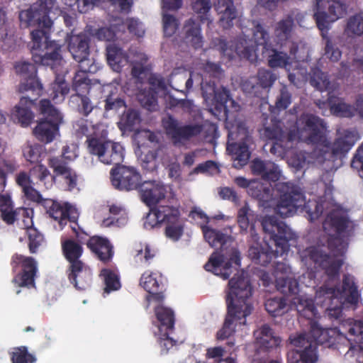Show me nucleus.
Instances as JSON below:
<instances>
[{"label":"nucleus","mask_w":363,"mask_h":363,"mask_svg":"<svg viewBox=\"0 0 363 363\" xmlns=\"http://www.w3.org/2000/svg\"><path fill=\"white\" fill-rule=\"evenodd\" d=\"M323 228L330 235L328 246L333 255L317 246L307 248L306 252L309 259L322 268L330 278H334L339 275L343 264V260L340 257L344 255L348 245L344 238L352 234L354 225L343 212L333 210L327 215Z\"/></svg>","instance_id":"1"},{"label":"nucleus","mask_w":363,"mask_h":363,"mask_svg":"<svg viewBox=\"0 0 363 363\" xmlns=\"http://www.w3.org/2000/svg\"><path fill=\"white\" fill-rule=\"evenodd\" d=\"M296 125L300 138L307 144L317 145L325 158L344 157L359 139L356 130L339 129L334 142L331 143L327 137L324 120L311 113L301 115Z\"/></svg>","instance_id":"2"},{"label":"nucleus","mask_w":363,"mask_h":363,"mask_svg":"<svg viewBox=\"0 0 363 363\" xmlns=\"http://www.w3.org/2000/svg\"><path fill=\"white\" fill-rule=\"evenodd\" d=\"M228 286V291L225 298L227 314L222 328L216 335L217 339L220 340L233 335L238 325H246V318L253 311V306L250 301L252 288L243 272L230 279Z\"/></svg>","instance_id":"3"},{"label":"nucleus","mask_w":363,"mask_h":363,"mask_svg":"<svg viewBox=\"0 0 363 363\" xmlns=\"http://www.w3.org/2000/svg\"><path fill=\"white\" fill-rule=\"evenodd\" d=\"M249 194L264 208L274 207V213L281 218L292 216L305 205V196L299 188L291 182L271 184L253 182Z\"/></svg>","instance_id":"4"},{"label":"nucleus","mask_w":363,"mask_h":363,"mask_svg":"<svg viewBox=\"0 0 363 363\" xmlns=\"http://www.w3.org/2000/svg\"><path fill=\"white\" fill-rule=\"evenodd\" d=\"M315 316L308 319L310 331L307 333H301L294 337H290L291 345L296 347L287 353L288 363H316L318 360L317 345H327L333 346L336 344L347 347V342L344 339H340V335H345L336 329L323 328L318 323L313 320Z\"/></svg>","instance_id":"5"},{"label":"nucleus","mask_w":363,"mask_h":363,"mask_svg":"<svg viewBox=\"0 0 363 363\" xmlns=\"http://www.w3.org/2000/svg\"><path fill=\"white\" fill-rule=\"evenodd\" d=\"M14 67L18 74H28V77L26 82L19 86V92L25 94V96H22L18 104L15 106L12 111V117L14 120H17L21 126L27 127L34 118L31 108L41 96L43 87L35 76L36 69L33 64L27 62H18Z\"/></svg>","instance_id":"6"},{"label":"nucleus","mask_w":363,"mask_h":363,"mask_svg":"<svg viewBox=\"0 0 363 363\" xmlns=\"http://www.w3.org/2000/svg\"><path fill=\"white\" fill-rule=\"evenodd\" d=\"M60 13L54 0H39V3L19 14L21 22L36 26L30 33L32 42L37 45L49 43L48 31L52 26V18Z\"/></svg>","instance_id":"7"},{"label":"nucleus","mask_w":363,"mask_h":363,"mask_svg":"<svg viewBox=\"0 0 363 363\" xmlns=\"http://www.w3.org/2000/svg\"><path fill=\"white\" fill-rule=\"evenodd\" d=\"M262 226L263 230L270 235L276 247L275 250H269V247L264 250L263 248L255 261V264L266 266L273 258L282 256L289 251V241L292 239L293 235L285 223L279 220L274 216L265 217L262 220Z\"/></svg>","instance_id":"8"},{"label":"nucleus","mask_w":363,"mask_h":363,"mask_svg":"<svg viewBox=\"0 0 363 363\" xmlns=\"http://www.w3.org/2000/svg\"><path fill=\"white\" fill-rule=\"evenodd\" d=\"M31 48L33 61L35 63L50 67L55 74V80L48 89V96L56 104L62 102L69 92V86L65 80V74L58 72H62L61 71L62 57L60 53L61 47H55L52 52H46L43 55H37L35 52L40 47Z\"/></svg>","instance_id":"9"},{"label":"nucleus","mask_w":363,"mask_h":363,"mask_svg":"<svg viewBox=\"0 0 363 363\" xmlns=\"http://www.w3.org/2000/svg\"><path fill=\"white\" fill-rule=\"evenodd\" d=\"M38 111L43 118L33 128V135L40 142L50 143L60 135V125L62 122V117L49 99H42L40 101Z\"/></svg>","instance_id":"10"},{"label":"nucleus","mask_w":363,"mask_h":363,"mask_svg":"<svg viewBox=\"0 0 363 363\" xmlns=\"http://www.w3.org/2000/svg\"><path fill=\"white\" fill-rule=\"evenodd\" d=\"M275 281L277 289L284 296H294L291 302L300 316L306 319H311L315 316L316 307L313 298L303 295H298L299 284L293 276L277 277Z\"/></svg>","instance_id":"11"},{"label":"nucleus","mask_w":363,"mask_h":363,"mask_svg":"<svg viewBox=\"0 0 363 363\" xmlns=\"http://www.w3.org/2000/svg\"><path fill=\"white\" fill-rule=\"evenodd\" d=\"M152 214L155 223H149L151 227L163 224L165 225L164 233L167 238L173 241H178L180 239L184 233V222L180 218V211L178 208L160 205L152 210Z\"/></svg>","instance_id":"12"},{"label":"nucleus","mask_w":363,"mask_h":363,"mask_svg":"<svg viewBox=\"0 0 363 363\" xmlns=\"http://www.w3.org/2000/svg\"><path fill=\"white\" fill-rule=\"evenodd\" d=\"M88 152L107 165L113 164L118 167L124 159V148L122 145L105 139L103 133L100 138H92L89 140Z\"/></svg>","instance_id":"13"},{"label":"nucleus","mask_w":363,"mask_h":363,"mask_svg":"<svg viewBox=\"0 0 363 363\" xmlns=\"http://www.w3.org/2000/svg\"><path fill=\"white\" fill-rule=\"evenodd\" d=\"M11 266L14 274L12 282L15 285L27 288L35 286L38 263L33 257L15 253L11 257Z\"/></svg>","instance_id":"14"},{"label":"nucleus","mask_w":363,"mask_h":363,"mask_svg":"<svg viewBox=\"0 0 363 363\" xmlns=\"http://www.w3.org/2000/svg\"><path fill=\"white\" fill-rule=\"evenodd\" d=\"M76 157L74 151L71 150L68 145H65L60 156L50 157L48 162V166L53 169L55 175L63 177L69 191L77 186V176L68 166V162L74 160Z\"/></svg>","instance_id":"15"},{"label":"nucleus","mask_w":363,"mask_h":363,"mask_svg":"<svg viewBox=\"0 0 363 363\" xmlns=\"http://www.w3.org/2000/svg\"><path fill=\"white\" fill-rule=\"evenodd\" d=\"M162 123L167 135L172 139L174 145L189 140L191 138L199 135L203 130L201 124L182 125L181 122L171 115L163 118Z\"/></svg>","instance_id":"16"},{"label":"nucleus","mask_w":363,"mask_h":363,"mask_svg":"<svg viewBox=\"0 0 363 363\" xmlns=\"http://www.w3.org/2000/svg\"><path fill=\"white\" fill-rule=\"evenodd\" d=\"M240 267V253L238 250L233 249L228 262H225L223 255L213 252L203 267L207 272H212L226 280L229 279L234 271H238V268Z\"/></svg>","instance_id":"17"},{"label":"nucleus","mask_w":363,"mask_h":363,"mask_svg":"<svg viewBox=\"0 0 363 363\" xmlns=\"http://www.w3.org/2000/svg\"><path fill=\"white\" fill-rule=\"evenodd\" d=\"M339 295L344 297L347 303L357 304L360 295L353 277L350 274L343 276L341 290L323 285L316 292V298H324V302H326L327 299L330 302L333 298H337Z\"/></svg>","instance_id":"18"},{"label":"nucleus","mask_w":363,"mask_h":363,"mask_svg":"<svg viewBox=\"0 0 363 363\" xmlns=\"http://www.w3.org/2000/svg\"><path fill=\"white\" fill-rule=\"evenodd\" d=\"M318 11L315 13L318 26L320 30L328 28L333 23L343 17L347 6L338 0H315Z\"/></svg>","instance_id":"19"},{"label":"nucleus","mask_w":363,"mask_h":363,"mask_svg":"<svg viewBox=\"0 0 363 363\" xmlns=\"http://www.w3.org/2000/svg\"><path fill=\"white\" fill-rule=\"evenodd\" d=\"M111 179L113 186L120 191L137 190L142 184L140 173L135 167L124 165L111 170Z\"/></svg>","instance_id":"20"},{"label":"nucleus","mask_w":363,"mask_h":363,"mask_svg":"<svg viewBox=\"0 0 363 363\" xmlns=\"http://www.w3.org/2000/svg\"><path fill=\"white\" fill-rule=\"evenodd\" d=\"M36 203H40L45 209L50 217L57 220L61 229L67 222L76 223L78 213L74 208L69 203H60L50 199H43Z\"/></svg>","instance_id":"21"},{"label":"nucleus","mask_w":363,"mask_h":363,"mask_svg":"<svg viewBox=\"0 0 363 363\" xmlns=\"http://www.w3.org/2000/svg\"><path fill=\"white\" fill-rule=\"evenodd\" d=\"M138 191L141 201L150 208V214L147 218L149 220L152 217V210L155 209L157 205L165 199L167 194V187L160 181L147 180L142 182Z\"/></svg>","instance_id":"22"},{"label":"nucleus","mask_w":363,"mask_h":363,"mask_svg":"<svg viewBox=\"0 0 363 363\" xmlns=\"http://www.w3.org/2000/svg\"><path fill=\"white\" fill-rule=\"evenodd\" d=\"M347 335H340L347 342L346 354L357 356V361L363 363V321L350 320L347 323Z\"/></svg>","instance_id":"23"},{"label":"nucleus","mask_w":363,"mask_h":363,"mask_svg":"<svg viewBox=\"0 0 363 363\" xmlns=\"http://www.w3.org/2000/svg\"><path fill=\"white\" fill-rule=\"evenodd\" d=\"M67 273L69 282L79 291H85L91 284L92 271L83 262L69 264Z\"/></svg>","instance_id":"24"},{"label":"nucleus","mask_w":363,"mask_h":363,"mask_svg":"<svg viewBox=\"0 0 363 363\" xmlns=\"http://www.w3.org/2000/svg\"><path fill=\"white\" fill-rule=\"evenodd\" d=\"M72 229L75 232L77 241L72 238L61 241L62 254L69 264L77 262H82L80 260L84 251L82 244L84 237L86 236V233H79L76 231L74 228H72Z\"/></svg>","instance_id":"25"},{"label":"nucleus","mask_w":363,"mask_h":363,"mask_svg":"<svg viewBox=\"0 0 363 363\" xmlns=\"http://www.w3.org/2000/svg\"><path fill=\"white\" fill-rule=\"evenodd\" d=\"M86 246L90 251L101 262H108L113 256V247L107 238L94 235L90 237Z\"/></svg>","instance_id":"26"},{"label":"nucleus","mask_w":363,"mask_h":363,"mask_svg":"<svg viewBox=\"0 0 363 363\" xmlns=\"http://www.w3.org/2000/svg\"><path fill=\"white\" fill-rule=\"evenodd\" d=\"M251 169L253 174L260 176L267 182H277L281 175L279 167L274 162L260 159H255L252 161Z\"/></svg>","instance_id":"27"},{"label":"nucleus","mask_w":363,"mask_h":363,"mask_svg":"<svg viewBox=\"0 0 363 363\" xmlns=\"http://www.w3.org/2000/svg\"><path fill=\"white\" fill-rule=\"evenodd\" d=\"M262 54L267 57L271 68L288 69L291 65V57L287 53L278 51L274 47H262Z\"/></svg>","instance_id":"28"},{"label":"nucleus","mask_w":363,"mask_h":363,"mask_svg":"<svg viewBox=\"0 0 363 363\" xmlns=\"http://www.w3.org/2000/svg\"><path fill=\"white\" fill-rule=\"evenodd\" d=\"M15 181L28 200L37 202L42 199V195L34 188L35 183L29 172L21 171L16 175Z\"/></svg>","instance_id":"29"},{"label":"nucleus","mask_w":363,"mask_h":363,"mask_svg":"<svg viewBox=\"0 0 363 363\" xmlns=\"http://www.w3.org/2000/svg\"><path fill=\"white\" fill-rule=\"evenodd\" d=\"M215 9L220 16L219 22L223 28H229L237 16V11L231 0H218Z\"/></svg>","instance_id":"30"},{"label":"nucleus","mask_w":363,"mask_h":363,"mask_svg":"<svg viewBox=\"0 0 363 363\" xmlns=\"http://www.w3.org/2000/svg\"><path fill=\"white\" fill-rule=\"evenodd\" d=\"M98 124H93L92 122L87 119L81 118L78 119L74 124L75 135L78 138H86V143L87 150H89V140L92 138H100L101 134L99 133Z\"/></svg>","instance_id":"31"},{"label":"nucleus","mask_w":363,"mask_h":363,"mask_svg":"<svg viewBox=\"0 0 363 363\" xmlns=\"http://www.w3.org/2000/svg\"><path fill=\"white\" fill-rule=\"evenodd\" d=\"M180 43L190 45H196L203 43L199 26L192 19L185 21Z\"/></svg>","instance_id":"32"},{"label":"nucleus","mask_w":363,"mask_h":363,"mask_svg":"<svg viewBox=\"0 0 363 363\" xmlns=\"http://www.w3.org/2000/svg\"><path fill=\"white\" fill-rule=\"evenodd\" d=\"M106 59L113 70L120 72L129 63L130 55L121 47H106Z\"/></svg>","instance_id":"33"},{"label":"nucleus","mask_w":363,"mask_h":363,"mask_svg":"<svg viewBox=\"0 0 363 363\" xmlns=\"http://www.w3.org/2000/svg\"><path fill=\"white\" fill-rule=\"evenodd\" d=\"M227 150L233 156L234 166L242 168L248 162L250 152L248 145L244 143H233L227 146Z\"/></svg>","instance_id":"34"},{"label":"nucleus","mask_w":363,"mask_h":363,"mask_svg":"<svg viewBox=\"0 0 363 363\" xmlns=\"http://www.w3.org/2000/svg\"><path fill=\"white\" fill-rule=\"evenodd\" d=\"M260 134L267 140H274L272 147L271 152L274 153L277 149H281V152H286L289 147L283 145L284 132L277 125L264 127L260 130Z\"/></svg>","instance_id":"35"},{"label":"nucleus","mask_w":363,"mask_h":363,"mask_svg":"<svg viewBox=\"0 0 363 363\" xmlns=\"http://www.w3.org/2000/svg\"><path fill=\"white\" fill-rule=\"evenodd\" d=\"M155 316L160 323L159 330L173 331L174 329L175 317L174 311L162 305H158L155 308Z\"/></svg>","instance_id":"36"},{"label":"nucleus","mask_w":363,"mask_h":363,"mask_svg":"<svg viewBox=\"0 0 363 363\" xmlns=\"http://www.w3.org/2000/svg\"><path fill=\"white\" fill-rule=\"evenodd\" d=\"M345 34L350 42L363 37V13H358L351 16L347 23Z\"/></svg>","instance_id":"37"},{"label":"nucleus","mask_w":363,"mask_h":363,"mask_svg":"<svg viewBox=\"0 0 363 363\" xmlns=\"http://www.w3.org/2000/svg\"><path fill=\"white\" fill-rule=\"evenodd\" d=\"M257 342L266 349L277 346L280 340L273 335V332L269 325L264 324L257 331L255 332Z\"/></svg>","instance_id":"38"},{"label":"nucleus","mask_w":363,"mask_h":363,"mask_svg":"<svg viewBox=\"0 0 363 363\" xmlns=\"http://www.w3.org/2000/svg\"><path fill=\"white\" fill-rule=\"evenodd\" d=\"M327 101L331 111L334 114L342 117H352L354 116V107L345 103L342 99L330 94Z\"/></svg>","instance_id":"39"},{"label":"nucleus","mask_w":363,"mask_h":363,"mask_svg":"<svg viewBox=\"0 0 363 363\" xmlns=\"http://www.w3.org/2000/svg\"><path fill=\"white\" fill-rule=\"evenodd\" d=\"M140 285L147 292L159 291L160 286H163L162 274L146 271L140 277Z\"/></svg>","instance_id":"40"},{"label":"nucleus","mask_w":363,"mask_h":363,"mask_svg":"<svg viewBox=\"0 0 363 363\" xmlns=\"http://www.w3.org/2000/svg\"><path fill=\"white\" fill-rule=\"evenodd\" d=\"M205 240L213 247H223L230 239V236L220 230L213 229L208 226L203 228Z\"/></svg>","instance_id":"41"},{"label":"nucleus","mask_w":363,"mask_h":363,"mask_svg":"<svg viewBox=\"0 0 363 363\" xmlns=\"http://www.w3.org/2000/svg\"><path fill=\"white\" fill-rule=\"evenodd\" d=\"M72 89L77 97L87 96L91 89V79L86 73L76 72L73 78Z\"/></svg>","instance_id":"42"},{"label":"nucleus","mask_w":363,"mask_h":363,"mask_svg":"<svg viewBox=\"0 0 363 363\" xmlns=\"http://www.w3.org/2000/svg\"><path fill=\"white\" fill-rule=\"evenodd\" d=\"M100 277H102L104 279L105 284L104 291L106 293L108 294L121 289L120 277L116 272L111 269L104 268L101 269Z\"/></svg>","instance_id":"43"},{"label":"nucleus","mask_w":363,"mask_h":363,"mask_svg":"<svg viewBox=\"0 0 363 363\" xmlns=\"http://www.w3.org/2000/svg\"><path fill=\"white\" fill-rule=\"evenodd\" d=\"M230 100V91L225 87L221 86L218 89L215 96L210 101L215 106V108L220 113H223V116H228V107L226 104Z\"/></svg>","instance_id":"44"},{"label":"nucleus","mask_w":363,"mask_h":363,"mask_svg":"<svg viewBox=\"0 0 363 363\" xmlns=\"http://www.w3.org/2000/svg\"><path fill=\"white\" fill-rule=\"evenodd\" d=\"M29 173L35 185L38 184V183H43L44 185H46L47 181L49 179H50V184L52 185L57 176L55 174L52 175L49 169L43 164L35 165L29 170Z\"/></svg>","instance_id":"45"},{"label":"nucleus","mask_w":363,"mask_h":363,"mask_svg":"<svg viewBox=\"0 0 363 363\" xmlns=\"http://www.w3.org/2000/svg\"><path fill=\"white\" fill-rule=\"evenodd\" d=\"M254 217L255 214L248 206L245 205L239 209L237 222L240 228V234H247V229L250 227L251 223H255L253 222Z\"/></svg>","instance_id":"46"},{"label":"nucleus","mask_w":363,"mask_h":363,"mask_svg":"<svg viewBox=\"0 0 363 363\" xmlns=\"http://www.w3.org/2000/svg\"><path fill=\"white\" fill-rule=\"evenodd\" d=\"M264 306L272 316H279L286 312V300L284 297L270 298L266 301Z\"/></svg>","instance_id":"47"},{"label":"nucleus","mask_w":363,"mask_h":363,"mask_svg":"<svg viewBox=\"0 0 363 363\" xmlns=\"http://www.w3.org/2000/svg\"><path fill=\"white\" fill-rule=\"evenodd\" d=\"M12 363H35V357L29 353L26 346L15 347L10 353Z\"/></svg>","instance_id":"48"},{"label":"nucleus","mask_w":363,"mask_h":363,"mask_svg":"<svg viewBox=\"0 0 363 363\" xmlns=\"http://www.w3.org/2000/svg\"><path fill=\"white\" fill-rule=\"evenodd\" d=\"M135 257L149 264L156 255V250L147 243H139L135 247Z\"/></svg>","instance_id":"49"},{"label":"nucleus","mask_w":363,"mask_h":363,"mask_svg":"<svg viewBox=\"0 0 363 363\" xmlns=\"http://www.w3.org/2000/svg\"><path fill=\"white\" fill-rule=\"evenodd\" d=\"M246 37V35H245V38L240 37L238 43H255L256 45H264L267 43L268 35L264 28L258 25L255 28L252 38L247 39Z\"/></svg>","instance_id":"50"},{"label":"nucleus","mask_w":363,"mask_h":363,"mask_svg":"<svg viewBox=\"0 0 363 363\" xmlns=\"http://www.w3.org/2000/svg\"><path fill=\"white\" fill-rule=\"evenodd\" d=\"M139 101L141 105L147 110H152L157 105V92L154 88H149L143 90L138 95Z\"/></svg>","instance_id":"51"},{"label":"nucleus","mask_w":363,"mask_h":363,"mask_svg":"<svg viewBox=\"0 0 363 363\" xmlns=\"http://www.w3.org/2000/svg\"><path fill=\"white\" fill-rule=\"evenodd\" d=\"M179 24V21L175 16L163 12L162 28L165 38L172 37L177 30Z\"/></svg>","instance_id":"52"},{"label":"nucleus","mask_w":363,"mask_h":363,"mask_svg":"<svg viewBox=\"0 0 363 363\" xmlns=\"http://www.w3.org/2000/svg\"><path fill=\"white\" fill-rule=\"evenodd\" d=\"M311 84L320 91L330 89V81L327 74L320 69L313 72L311 78Z\"/></svg>","instance_id":"53"},{"label":"nucleus","mask_w":363,"mask_h":363,"mask_svg":"<svg viewBox=\"0 0 363 363\" xmlns=\"http://www.w3.org/2000/svg\"><path fill=\"white\" fill-rule=\"evenodd\" d=\"M218 79H207V76H203L201 83L202 96L206 101L212 100L213 96L218 91L216 84Z\"/></svg>","instance_id":"54"},{"label":"nucleus","mask_w":363,"mask_h":363,"mask_svg":"<svg viewBox=\"0 0 363 363\" xmlns=\"http://www.w3.org/2000/svg\"><path fill=\"white\" fill-rule=\"evenodd\" d=\"M122 123L125 130L133 131L140 123V116L138 111L129 109L122 118Z\"/></svg>","instance_id":"55"},{"label":"nucleus","mask_w":363,"mask_h":363,"mask_svg":"<svg viewBox=\"0 0 363 363\" xmlns=\"http://www.w3.org/2000/svg\"><path fill=\"white\" fill-rule=\"evenodd\" d=\"M293 26L292 19L289 18L279 22L275 30L276 37L278 38V43H284L289 37Z\"/></svg>","instance_id":"56"},{"label":"nucleus","mask_w":363,"mask_h":363,"mask_svg":"<svg viewBox=\"0 0 363 363\" xmlns=\"http://www.w3.org/2000/svg\"><path fill=\"white\" fill-rule=\"evenodd\" d=\"M28 237V249L31 254L38 252V247L43 242V235L36 229H29L27 232Z\"/></svg>","instance_id":"57"},{"label":"nucleus","mask_w":363,"mask_h":363,"mask_svg":"<svg viewBox=\"0 0 363 363\" xmlns=\"http://www.w3.org/2000/svg\"><path fill=\"white\" fill-rule=\"evenodd\" d=\"M25 208H17L16 209L13 207H10L1 212V218L8 225H12L15 221L20 220L21 213H26Z\"/></svg>","instance_id":"58"},{"label":"nucleus","mask_w":363,"mask_h":363,"mask_svg":"<svg viewBox=\"0 0 363 363\" xmlns=\"http://www.w3.org/2000/svg\"><path fill=\"white\" fill-rule=\"evenodd\" d=\"M292 96L286 86H281L277 98L275 106L279 111L286 109L291 104Z\"/></svg>","instance_id":"59"},{"label":"nucleus","mask_w":363,"mask_h":363,"mask_svg":"<svg viewBox=\"0 0 363 363\" xmlns=\"http://www.w3.org/2000/svg\"><path fill=\"white\" fill-rule=\"evenodd\" d=\"M42 151L43 147L39 144L27 145L23 149V156L30 163L38 162Z\"/></svg>","instance_id":"60"},{"label":"nucleus","mask_w":363,"mask_h":363,"mask_svg":"<svg viewBox=\"0 0 363 363\" xmlns=\"http://www.w3.org/2000/svg\"><path fill=\"white\" fill-rule=\"evenodd\" d=\"M173 331L163 330L160 334L157 342L161 349V354H167L176 345L177 341L169 335Z\"/></svg>","instance_id":"61"},{"label":"nucleus","mask_w":363,"mask_h":363,"mask_svg":"<svg viewBox=\"0 0 363 363\" xmlns=\"http://www.w3.org/2000/svg\"><path fill=\"white\" fill-rule=\"evenodd\" d=\"M258 82L263 89L270 88L277 79V76L272 72L261 69L257 73Z\"/></svg>","instance_id":"62"},{"label":"nucleus","mask_w":363,"mask_h":363,"mask_svg":"<svg viewBox=\"0 0 363 363\" xmlns=\"http://www.w3.org/2000/svg\"><path fill=\"white\" fill-rule=\"evenodd\" d=\"M191 6L201 18L206 17L211 9L210 0H191Z\"/></svg>","instance_id":"63"},{"label":"nucleus","mask_w":363,"mask_h":363,"mask_svg":"<svg viewBox=\"0 0 363 363\" xmlns=\"http://www.w3.org/2000/svg\"><path fill=\"white\" fill-rule=\"evenodd\" d=\"M351 167L356 169L359 176L363 178V143L357 150L352 160Z\"/></svg>","instance_id":"64"}]
</instances>
